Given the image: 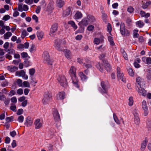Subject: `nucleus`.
Instances as JSON below:
<instances>
[{"mask_svg": "<svg viewBox=\"0 0 151 151\" xmlns=\"http://www.w3.org/2000/svg\"><path fill=\"white\" fill-rule=\"evenodd\" d=\"M34 124L35 129H39L42 126L43 122L40 119H38L35 121Z\"/></svg>", "mask_w": 151, "mask_h": 151, "instance_id": "nucleus-14", "label": "nucleus"}, {"mask_svg": "<svg viewBox=\"0 0 151 151\" xmlns=\"http://www.w3.org/2000/svg\"><path fill=\"white\" fill-rule=\"evenodd\" d=\"M10 109L13 111H16V106L14 104H12L11 106L10 107Z\"/></svg>", "mask_w": 151, "mask_h": 151, "instance_id": "nucleus-49", "label": "nucleus"}, {"mask_svg": "<svg viewBox=\"0 0 151 151\" xmlns=\"http://www.w3.org/2000/svg\"><path fill=\"white\" fill-rule=\"evenodd\" d=\"M68 23L75 30L77 29V26L76 24L74 22L72 21H70L68 22Z\"/></svg>", "mask_w": 151, "mask_h": 151, "instance_id": "nucleus-30", "label": "nucleus"}, {"mask_svg": "<svg viewBox=\"0 0 151 151\" xmlns=\"http://www.w3.org/2000/svg\"><path fill=\"white\" fill-rule=\"evenodd\" d=\"M56 3L57 6L60 8L62 7L64 4V1L61 0H57Z\"/></svg>", "mask_w": 151, "mask_h": 151, "instance_id": "nucleus-29", "label": "nucleus"}, {"mask_svg": "<svg viewBox=\"0 0 151 151\" xmlns=\"http://www.w3.org/2000/svg\"><path fill=\"white\" fill-rule=\"evenodd\" d=\"M133 114L134 116V122L136 125H138L140 123V119L138 116L137 111L136 110L134 111Z\"/></svg>", "mask_w": 151, "mask_h": 151, "instance_id": "nucleus-12", "label": "nucleus"}, {"mask_svg": "<svg viewBox=\"0 0 151 151\" xmlns=\"http://www.w3.org/2000/svg\"><path fill=\"white\" fill-rule=\"evenodd\" d=\"M89 24V23L86 17L83 18L78 24L80 27V29L78 30L79 32L80 33L83 32L84 30V27L86 26Z\"/></svg>", "mask_w": 151, "mask_h": 151, "instance_id": "nucleus-3", "label": "nucleus"}, {"mask_svg": "<svg viewBox=\"0 0 151 151\" xmlns=\"http://www.w3.org/2000/svg\"><path fill=\"white\" fill-rule=\"evenodd\" d=\"M33 122L32 119L30 116H28L26 118L24 124L27 127L31 126Z\"/></svg>", "mask_w": 151, "mask_h": 151, "instance_id": "nucleus-18", "label": "nucleus"}, {"mask_svg": "<svg viewBox=\"0 0 151 151\" xmlns=\"http://www.w3.org/2000/svg\"><path fill=\"white\" fill-rule=\"evenodd\" d=\"M23 86L24 87H30V85L29 82L27 81H24L23 82Z\"/></svg>", "mask_w": 151, "mask_h": 151, "instance_id": "nucleus-48", "label": "nucleus"}, {"mask_svg": "<svg viewBox=\"0 0 151 151\" xmlns=\"http://www.w3.org/2000/svg\"><path fill=\"white\" fill-rule=\"evenodd\" d=\"M151 4V1H149L146 2L145 4H143L142 6V7L143 9H146L147 8L148 6L150 4Z\"/></svg>", "mask_w": 151, "mask_h": 151, "instance_id": "nucleus-36", "label": "nucleus"}, {"mask_svg": "<svg viewBox=\"0 0 151 151\" xmlns=\"http://www.w3.org/2000/svg\"><path fill=\"white\" fill-rule=\"evenodd\" d=\"M76 72V68L73 66H71L69 71V73L71 76L75 75Z\"/></svg>", "mask_w": 151, "mask_h": 151, "instance_id": "nucleus-26", "label": "nucleus"}, {"mask_svg": "<svg viewBox=\"0 0 151 151\" xmlns=\"http://www.w3.org/2000/svg\"><path fill=\"white\" fill-rule=\"evenodd\" d=\"M104 67L106 70L107 71H110L111 68L110 64L107 63L105 64Z\"/></svg>", "mask_w": 151, "mask_h": 151, "instance_id": "nucleus-40", "label": "nucleus"}, {"mask_svg": "<svg viewBox=\"0 0 151 151\" xmlns=\"http://www.w3.org/2000/svg\"><path fill=\"white\" fill-rule=\"evenodd\" d=\"M10 18V17L8 15H5L3 18L2 19L4 20L7 21Z\"/></svg>", "mask_w": 151, "mask_h": 151, "instance_id": "nucleus-54", "label": "nucleus"}, {"mask_svg": "<svg viewBox=\"0 0 151 151\" xmlns=\"http://www.w3.org/2000/svg\"><path fill=\"white\" fill-rule=\"evenodd\" d=\"M143 87H139L138 86L136 88V90L140 94L143 96H145L146 95V91L143 88Z\"/></svg>", "mask_w": 151, "mask_h": 151, "instance_id": "nucleus-17", "label": "nucleus"}, {"mask_svg": "<svg viewBox=\"0 0 151 151\" xmlns=\"http://www.w3.org/2000/svg\"><path fill=\"white\" fill-rule=\"evenodd\" d=\"M104 36L102 35H101L99 37H95L93 40V42L95 44L98 45L104 42Z\"/></svg>", "mask_w": 151, "mask_h": 151, "instance_id": "nucleus-11", "label": "nucleus"}, {"mask_svg": "<svg viewBox=\"0 0 151 151\" xmlns=\"http://www.w3.org/2000/svg\"><path fill=\"white\" fill-rule=\"evenodd\" d=\"M108 40L110 43V45L112 46L114 45L115 44L114 42L112 37L110 36H108Z\"/></svg>", "mask_w": 151, "mask_h": 151, "instance_id": "nucleus-35", "label": "nucleus"}, {"mask_svg": "<svg viewBox=\"0 0 151 151\" xmlns=\"http://www.w3.org/2000/svg\"><path fill=\"white\" fill-rule=\"evenodd\" d=\"M78 75L83 81H85L87 78V77L82 72L79 73Z\"/></svg>", "mask_w": 151, "mask_h": 151, "instance_id": "nucleus-31", "label": "nucleus"}, {"mask_svg": "<svg viewBox=\"0 0 151 151\" xmlns=\"http://www.w3.org/2000/svg\"><path fill=\"white\" fill-rule=\"evenodd\" d=\"M36 50V47L35 45L34 44H32L29 49V51L31 53H33L35 52Z\"/></svg>", "mask_w": 151, "mask_h": 151, "instance_id": "nucleus-32", "label": "nucleus"}, {"mask_svg": "<svg viewBox=\"0 0 151 151\" xmlns=\"http://www.w3.org/2000/svg\"><path fill=\"white\" fill-rule=\"evenodd\" d=\"M57 79L62 86L65 87L67 86V79L64 76H59Z\"/></svg>", "mask_w": 151, "mask_h": 151, "instance_id": "nucleus-5", "label": "nucleus"}, {"mask_svg": "<svg viewBox=\"0 0 151 151\" xmlns=\"http://www.w3.org/2000/svg\"><path fill=\"white\" fill-rule=\"evenodd\" d=\"M96 66L99 70L101 71H102L103 70V66L102 64L100 63H98Z\"/></svg>", "mask_w": 151, "mask_h": 151, "instance_id": "nucleus-41", "label": "nucleus"}, {"mask_svg": "<svg viewBox=\"0 0 151 151\" xmlns=\"http://www.w3.org/2000/svg\"><path fill=\"white\" fill-rule=\"evenodd\" d=\"M28 34V33L27 32L26 30H23L22 32V35L21 37L22 38H24L25 36H26Z\"/></svg>", "mask_w": 151, "mask_h": 151, "instance_id": "nucleus-45", "label": "nucleus"}, {"mask_svg": "<svg viewBox=\"0 0 151 151\" xmlns=\"http://www.w3.org/2000/svg\"><path fill=\"white\" fill-rule=\"evenodd\" d=\"M17 85L19 87L23 86L22 81L20 79H18L17 81Z\"/></svg>", "mask_w": 151, "mask_h": 151, "instance_id": "nucleus-43", "label": "nucleus"}, {"mask_svg": "<svg viewBox=\"0 0 151 151\" xmlns=\"http://www.w3.org/2000/svg\"><path fill=\"white\" fill-rule=\"evenodd\" d=\"M134 11V9L132 7L130 6H129L127 9V11L130 13H132Z\"/></svg>", "mask_w": 151, "mask_h": 151, "instance_id": "nucleus-51", "label": "nucleus"}, {"mask_svg": "<svg viewBox=\"0 0 151 151\" xmlns=\"http://www.w3.org/2000/svg\"><path fill=\"white\" fill-rule=\"evenodd\" d=\"M65 94L64 92H61L57 95L56 98L57 100L63 99L65 98Z\"/></svg>", "mask_w": 151, "mask_h": 151, "instance_id": "nucleus-20", "label": "nucleus"}, {"mask_svg": "<svg viewBox=\"0 0 151 151\" xmlns=\"http://www.w3.org/2000/svg\"><path fill=\"white\" fill-rule=\"evenodd\" d=\"M127 71L129 74L131 76H134V73L132 69L130 68H129L127 69Z\"/></svg>", "mask_w": 151, "mask_h": 151, "instance_id": "nucleus-37", "label": "nucleus"}, {"mask_svg": "<svg viewBox=\"0 0 151 151\" xmlns=\"http://www.w3.org/2000/svg\"><path fill=\"white\" fill-rule=\"evenodd\" d=\"M83 65L86 68H91L92 67L91 63H89L86 64L85 63H83Z\"/></svg>", "mask_w": 151, "mask_h": 151, "instance_id": "nucleus-47", "label": "nucleus"}, {"mask_svg": "<svg viewBox=\"0 0 151 151\" xmlns=\"http://www.w3.org/2000/svg\"><path fill=\"white\" fill-rule=\"evenodd\" d=\"M101 88H99V91L102 94H107L108 92V89L110 87L108 83L106 81H102L101 83Z\"/></svg>", "mask_w": 151, "mask_h": 151, "instance_id": "nucleus-1", "label": "nucleus"}, {"mask_svg": "<svg viewBox=\"0 0 151 151\" xmlns=\"http://www.w3.org/2000/svg\"><path fill=\"white\" fill-rule=\"evenodd\" d=\"M122 54L124 58L126 60H128V57H127V55L124 51H123V52H122Z\"/></svg>", "mask_w": 151, "mask_h": 151, "instance_id": "nucleus-53", "label": "nucleus"}, {"mask_svg": "<svg viewBox=\"0 0 151 151\" xmlns=\"http://www.w3.org/2000/svg\"><path fill=\"white\" fill-rule=\"evenodd\" d=\"M53 115L54 120L56 122H59L60 121L59 114L56 109H54L53 111Z\"/></svg>", "mask_w": 151, "mask_h": 151, "instance_id": "nucleus-10", "label": "nucleus"}, {"mask_svg": "<svg viewBox=\"0 0 151 151\" xmlns=\"http://www.w3.org/2000/svg\"><path fill=\"white\" fill-rule=\"evenodd\" d=\"M107 30L109 32L110 34H111V32L112 30V28L111 25L110 23H108L107 25Z\"/></svg>", "mask_w": 151, "mask_h": 151, "instance_id": "nucleus-52", "label": "nucleus"}, {"mask_svg": "<svg viewBox=\"0 0 151 151\" xmlns=\"http://www.w3.org/2000/svg\"><path fill=\"white\" fill-rule=\"evenodd\" d=\"M12 33L10 32H7L4 34V37L5 39H7L12 35Z\"/></svg>", "mask_w": 151, "mask_h": 151, "instance_id": "nucleus-34", "label": "nucleus"}, {"mask_svg": "<svg viewBox=\"0 0 151 151\" xmlns=\"http://www.w3.org/2000/svg\"><path fill=\"white\" fill-rule=\"evenodd\" d=\"M140 14L142 17H145V18H147L150 16V13H146L143 11H141Z\"/></svg>", "mask_w": 151, "mask_h": 151, "instance_id": "nucleus-33", "label": "nucleus"}, {"mask_svg": "<svg viewBox=\"0 0 151 151\" xmlns=\"http://www.w3.org/2000/svg\"><path fill=\"white\" fill-rule=\"evenodd\" d=\"M58 26L57 23L53 24L50 28V35L52 37L54 36L56 34L58 30Z\"/></svg>", "mask_w": 151, "mask_h": 151, "instance_id": "nucleus-8", "label": "nucleus"}, {"mask_svg": "<svg viewBox=\"0 0 151 151\" xmlns=\"http://www.w3.org/2000/svg\"><path fill=\"white\" fill-rule=\"evenodd\" d=\"M71 76L72 77V82L73 83L74 85L76 87L78 88L79 87L78 84V78H77L76 75Z\"/></svg>", "mask_w": 151, "mask_h": 151, "instance_id": "nucleus-19", "label": "nucleus"}, {"mask_svg": "<svg viewBox=\"0 0 151 151\" xmlns=\"http://www.w3.org/2000/svg\"><path fill=\"white\" fill-rule=\"evenodd\" d=\"M65 57L68 60L72 58V55L70 51L66 50L65 51Z\"/></svg>", "mask_w": 151, "mask_h": 151, "instance_id": "nucleus-24", "label": "nucleus"}, {"mask_svg": "<svg viewBox=\"0 0 151 151\" xmlns=\"http://www.w3.org/2000/svg\"><path fill=\"white\" fill-rule=\"evenodd\" d=\"M4 99H6L5 96L1 93H0V100L4 101Z\"/></svg>", "mask_w": 151, "mask_h": 151, "instance_id": "nucleus-61", "label": "nucleus"}, {"mask_svg": "<svg viewBox=\"0 0 151 151\" xmlns=\"http://www.w3.org/2000/svg\"><path fill=\"white\" fill-rule=\"evenodd\" d=\"M61 40L60 39H56L55 42L54 46L55 49L59 51H62L63 50V47L61 45Z\"/></svg>", "mask_w": 151, "mask_h": 151, "instance_id": "nucleus-9", "label": "nucleus"}, {"mask_svg": "<svg viewBox=\"0 0 151 151\" xmlns=\"http://www.w3.org/2000/svg\"><path fill=\"white\" fill-rule=\"evenodd\" d=\"M71 7H69L65 11L63 12V16L64 17H65L69 15L71 12Z\"/></svg>", "mask_w": 151, "mask_h": 151, "instance_id": "nucleus-23", "label": "nucleus"}, {"mask_svg": "<svg viewBox=\"0 0 151 151\" xmlns=\"http://www.w3.org/2000/svg\"><path fill=\"white\" fill-rule=\"evenodd\" d=\"M23 113V110L22 109H19L17 112V114L18 115H20L22 114Z\"/></svg>", "mask_w": 151, "mask_h": 151, "instance_id": "nucleus-63", "label": "nucleus"}, {"mask_svg": "<svg viewBox=\"0 0 151 151\" xmlns=\"http://www.w3.org/2000/svg\"><path fill=\"white\" fill-rule=\"evenodd\" d=\"M83 17V15L81 13L78 11L75 14L74 16V18L76 19H78L81 18Z\"/></svg>", "mask_w": 151, "mask_h": 151, "instance_id": "nucleus-25", "label": "nucleus"}, {"mask_svg": "<svg viewBox=\"0 0 151 151\" xmlns=\"http://www.w3.org/2000/svg\"><path fill=\"white\" fill-rule=\"evenodd\" d=\"M94 29V26L92 25H90L87 28V29L89 31H92Z\"/></svg>", "mask_w": 151, "mask_h": 151, "instance_id": "nucleus-57", "label": "nucleus"}, {"mask_svg": "<svg viewBox=\"0 0 151 151\" xmlns=\"http://www.w3.org/2000/svg\"><path fill=\"white\" fill-rule=\"evenodd\" d=\"M42 57L43 59V61L48 64L52 65V61L50 58V56L48 52L46 51H44L42 55Z\"/></svg>", "mask_w": 151, "mask_h": 151, "instance_id": "nucleus-4", "label": "nucleus"}, {"mask_svg": "<svg viewBox=\"0 0 151 151\" xmlns=\"http://www.w3.org/2000/svg\"><path fill=\"white\" fill-rule=\"evenodd\" d=\"M147 140L146 139H145L144 141L143 142L141 146V150L143 151L147 145Z\"/></svg>", "mask_w": 151, "mask_h": 151, "instance_id": "nucleus-28", "label": "nucleus"}, {"mask_svg": "<svg viewBox=\"0 0 151 151\" xmlns=\"http://www.w3.org/2000/svg\"><path fill=\"white\" fill-rule=\"evenodd\" d=\"M129 102L128 104L129 106H132L133 105V98L132 97H129Z\"/></svg>", "mask_w": 151, "mask_h": 151, "instance_id": "nucleus-42", "label": "nucleus"}, {"mask_svg": "<svg viewBox=\"0 0 151 151\" xmlns=\"http://www.w3.org/2000/svg\"><path fill=\"white\" fill-rule=\"evenodd\" d=\"M16 146H17V144H16V141L14 140H13V142H12V147L13 148H14L15 147H16Z\"/></svg>", "mask_w": 151, "mask_h": 151, "instance_id": "nucleus-64", "label": "nucleus"}, {"mask_svg": "<svg viewBox=\"0 0 151 151\" xmlns=\"http://www.w3.org/2000/svg\"><path fill=\"white\" fill-rule=\"evenodd\" d=\"M24 119V116L22 115H21L18 117L17 120L20 123H22Z\"/></svg>", "mask_w": 151, "mask_h": 151, "instance_id": "nucleus-50", "label": "nucleus"}, {"mask_svg": "<svg viewBox=\"0 0 151 151\" xmlns=\"http://www.w3.org/2000/svg\"><path fill=\"white\" fill-rule=\"evenodd\" d=\"M113 118L115 122L117 124H120L119 120L118 119L117 116L115 114H113Z\"/></svg>", "mask_w": 151, "mask_h": 151, "instance_id": "nucleus-38", "label": "nucleus"}, {"mask_svg": "<svg viewBox=\"0 0 151 151\" xmlns=\"http://www.w3.org/2000/svg\"><path fill=\"white\" fill-rule=\"evenodd\" d=\"M120 31L122 35L125 36H129L130 33L128 30L125 28L124 24L121 23L120 25Z\"/></svg>", "mask_w": 151, "mask_h": 151, "instance_id": "nucleus-6", "label": "nucleus"}, {"mask_svg": "<svg viewBox=\"0 0 151 151\" xmlns=\"http://www.w3.org/2000/svg\"><path fill=\"white\" fill-rule=\"evenodd\" d=\"M142 108L144 111V115L145 116H146L148 114V110L147 105L146 102L145 100H143L142 101Z\"/></svg>", "mask_w": 151, "mask_h": 151, "instance_id": "nucleus-16", "label": "nucleus"}, {"mask_svg": "<svg viewBox=\"0 0 151 151\" xmlns=\"http://www.w3.org/2000/svg\"><path fill=\"white\" fill-rule=\"evenodd\" d=\"M117 78L119 80H120L124 82L125 83L126 81V79L124 76V74L121 70L119 67L117 68Z\"/></svg>", "mask_w": 151, "mask_h": 151, "instance_id": "nucleus-7", "label": "nucleus"}, {"mask_svg": "<svg viewBox=\"0 0 151 151\" xmlns=\"http://www.w3.org/2000/svg\"><path fill=\"white\" fill-rule=\"evenodd\" d=\"M7 52H8L9 54H13L15 53V51L13 49H8L7 51Z\"/></svg>", "mask_w": 151, "mask_h": 151, "instance_id": "nucleus-55", "label": "nucleus"}, {"mask_svg": "<svg viewBox=\"0 0 151 151\" xmlns=\"http://www.w3.org/2000/svg\"><path fill=\"white\" fill-rule=\"evenodd\" d=\"M16 75L19 76H22L26 80L28 78V76L25 74V72L23 70L17 71L16 72Z\"/></svg>", "mask_w": 151, "mask_h": 151, "instance_id": "nucleus-13", "label": "nucleus"}, {"mask_svg": "<svg viewBox=\"0 0 151 151\" xmlns=\"http://www.w3.org/2000/svg\"><path fill=\"white\" fill-rule=\"evenodd\" d=\"M136 24L139 27H142L144 25V24L142 21H139L136 22Z\"/></svg>", "mask_w": 151, "mask_h": 151, "instance_id": "nucleus-39", "label": "nucleus"}, {"mask_svg": "<svg viewBox=\"0 0 151 151\" xmlns=\"http://www.w3.org/2000/svg\"><path fill=\"white\" fill-rule=\"evenodd\" d=\"M17 93L19 95H22L23 93V90L22 88H19L17 91Z\"/></svg>", "mask_w": 151, "mask_h": 151, "instance_id": "nucleus-58", "label": "nucleus"}, {"mask_svg": "<svg viewBox=\"0 0 151 151\" xmlns=\"http://www.w3.org/2000/svg\"><path fill=\"white\" fill-rule=\"evenodd\" d=\"M107 14L104 12L102 13V19L104 21H106V19L107 18Z\"/></svg>", "mask_w": 151, "mask_h": 151, "instance_id": "nucleus-46", "label": "nucleus"}, {"mask_svg": "<svg viewBox=\"0 0 151 151\" xmlns=\"http://www.w3.org/2000/svg\"><path fill=\"white\" fill-rule=\"evenodd\" d=\"M86 18L88 20L89 24L94 22L95 20L94 17L91 15H88Z\"/></svg>", "mask_w": 151, "mask_h": 151, "instance_id": "nucleus-22", "label": "nucleus"}, {"mask_svg": "<svg viewBox=\"0 0 151 151\" xmlns=\"http://www.w3.org/2000/svg\"><path fill=\"white\" fill-rule=\"evenodd\" d=\"M7 69L13 72L16 71L18 69V68L14 66H9L7 67Z\"/></svg>", "mask_w": 151, "mask_h": 151, "instance_id": "nucleus-27", "label": "nucleus"}, {"mask_svg": "<svg viewBox=\"0 0 151 151\" xmlns=\"http://www.w3.org/2000/svg\"><path fill=\"white\" fill-rule=\"evenodd\" d=\"M136 81L137 84L139 87H144L145 85V82L143 79L140 77H138L136 78Z\"/></svg>", "mask_w": 151, "mask_h": 151, "instance_id": "nucleus-15", "label": "nucleus"}, {"mask_svg": "<svg viewBox=\"0 0 151 151\" xmlns=\"http://www.w3.org/2000/svg\"><path fill=\"white\" fill-rule=\"evenodd\" d=\"M44 32L41 31H38L37 32V36L39 40H41L43 37Z\"/></svg>", "mask_w": 151, "mask_h": 151, "instance_id": "nucleus-21", "label": "nucleus"}, {"mask_svg": "<svg viewBox=\"0 0 151 151\" xmlns=\"http://www.w3.org/2000/svg\"><path fill=\"white\" fill-rule=\"evenodd\" d=\"M24 1L28 4H31L33 3V0H24Z\"/></svg>", "mask_w": 151, "mask_h": 151, "instance_id": "nucleus-60", "label": "nucleus"}, {"mask_svg": "<svg viewBox=\"0 0 151 151\" xmlns=\"http://www.w3.org/2000/svg\"><path fill=\"white\" fill-rule=\"evenodd\" d=\"M147 64H151V58L147 57L146 63Z\"/></svg>", "mask_w": 151, "mask_h": 151, "instance_id": "nucleus-56", "label": "nucleus"}, {"mask_svg": "<svg viewBox=\"0 0 151 151\" xmlns=\"http://www.w3.org/2000/svg\"><path fill=\"white\" fill-rule=\"evenodd\" d=\"M10 135L12 137H14L16 134V133L15 131L14 130L11 132L10 133Z\"/></svg>", "mask_w": 151, "mask_h": 151, "instance_id": "nucleus-62", "label": "nucleus"}, {"mask_svg": "<svg viewBox=\"0 0 151 151\" xmlns=\"http://www.w3.org/2000/svg\"><path fill=\"white\" fill-rule=\"evenodd\" d=\"M138 30H137L135 29L133 31V37L134 38L137 37L139 36V34L137 33Z\"/></svg>", "mask_w": 151, "mask_h": 151, "instance_id": "nucleus-44", "label": "nucleus"}, {"mask_svg": "<svg viewBox=\"0 0 151 151\" xmlns=\"http://www.w3.org/2000/svg\"><path fill=\"white\" fill-rule=\"evenodd\" d=\"M35 69L34 68H32L29 70V74L31 76H33L35 73Z\"/></svg>", "mask_w": 151, "mask_h": 151, "instance_id": "nucleus-59", "label": "nucleus"}, {"mask_svg": "<svg viewBox=\"0 0 151 151\" xmlns=\"http://www.w3.org/2000/svg\"><path fill=\"white\" fill-rule=\"evenodd\" d=\"M52 99L51 93L49 91L45 92L43 96V98L42 100V103L45 105L48 104Z\"/></svg>", "mask_w": 151, "mask_h": 151, "instance_id": "nucleus-2", "label": "nucleus"}]
</instances>
